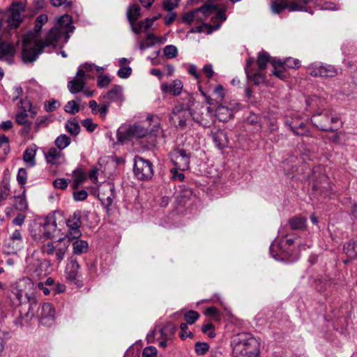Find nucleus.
I'll use <instances>...</instances> for the list:
<instances>
[{"instance_id": "obj_8", "label": "nucleus", "mask_w": 357, "mask_h": 357, "mask_svg": "<svg viewBox=\"0 0 357 357\" xmlns=\"http://www.w3.org/2000/svg\"><path fill=\"white\" fill-rule=\"evenodd\" d=\"M45 39L31 41L28 38H24L23 42L22 59L25 63L34 61L42 52L44 47H47L45 44Z\"/></svg>"}, {"instance_id": "obj_3", "label": "nucleus", "mask_w": 357, "mask_h": 357, "mask_svg": "<svg viewBox=\"0 0 357 357\" xmlns=\"http://www.w3.org/2000/svg\"><path fill=\"white\" fill-rule=\"evenodd\" d=\"M160 126L159 119L157 116L149 115L146 121L143 125L135 124L129 126L125 130H119L118 139L121 142L131 140L134 138L139 139L147 136L158 130Z\"/></svg>"}, {"instance_id": "obj_27", "label": "nucleus", "mask_w": 357, "mask_h": 357, "mask_svg": "<svg viewBox=\"0 0 357 357\" xmlns=\"http://www.w3.org/2000/svg\"><path fill=\"white\" fill-rule=\"evenodd\" d=\"M233 116V112L229 108L223 105H220L216 109L215 117L216 116L220 121H227L231 119Z\"/></svg>"}, {"instance_id": "obj_51", "label": "nucleus", "mask_w": 357, "mask_h": 357, "mask_svg": "<svg viewBox=\"0 0 357 357\" xmlns=\"http://www.w3.org/2000/svg\"><path fill=\"white\" fill-rule=\"evenodd\" d=\"M27 179V172L24 168L19 169L17 180L20 185H24Z\"/></svg>"}, {"instance_id": "obj_53", "label": "nucleus", "mask_w": 357, "mask_h": 357, "mask_svg": "<svg viewBox=\"0 0 357 357\" xmlns=\"http://www.w3.org/2000/svg\"><path fill=\"white\" fill-rule=\"evenodd\" d=\"M68 183L67 180L64 178H56L53 181V185L54 188L65 190L68 187Z\"/></svg>"}, {"instance_id": "obj_13", "label": "nucleus", "mask_w": 357, "mask_h": 357, "mask_svg": "<svg viewBox=\"0 0 357 357\" xmlns=\"http://www.w3.org/2000/svg\"><path fill=\"white\" fill-rule=\"evenodd\" d=\"M175 332V328L171 324H168L162 328L158 326L149 333L146 336L149 342H153L155 340H170Z\"/></svg>"}, {"instance_id": "obj_14", "label": "nucleus", "mask_w": 357, "mask_h": 357, "mask_svg": "<svg viewBox=\"0 0 357 357\" xmlns=\"http://www.w3.org/2000/svg\"><path fill=\"white\" fill-rule=\"evenodd\" d=\"M286 8L290 12L303 10V7L295 1L288 2L286 0L272 1L271 9L275 14H280Z\"/></svg>"}, {"instance_id": "obj_59", "label": "nucleus", "mask_w": 357, "mask_h": 357, "mask_svg": "<svg viewBox=\"0 0 357 357\" xmlns=\"http://www.w3.org/2000/svg\"><path fill=\"white\" fill-rule=\"evenodd\" d=\"M132 73L131 68L126 66V67H122L120 68L118 71V75L119 77L125 79L128 78Z\"/></svg>"}, {"instance_id": "obj_57", "label": "nucleus", "mask_w": 357, "mask_h": 357, "mask_svg": "<svg viewBox=\"0 0 357 357\" xmlns=\"http://www.w3.org/2000/svg\"><path fill=\"white\" fill-rule=\"evenodd\" d=\"M82 125L89 132H93L97 125L93 123L91 119H86L82 121Z\"/></svg>"}, {"instance_id": "obj_44", "label": "nucleus", "mask_w": 357, "mask_h": 357, "mask_svg": "<svg viewBox=\"0 0 357 357\" xmlns=\"http://www.w3.org/2000/svg\"><path fill=\"white\" fill-rule=\"evenodd\" d=\"M163 54L167 59L175 58L178 54L177 47L172 45H167L163 49Z\"/></svg>"}, {"instance_id": "obj_21", "label": "nucleus", "mask_w": 357, "mask_h": 357, "mask_svg": "<svg viewBox=\"0 0 357 357\" xmlns=\"http://www.w3.org/2000/svg\"><path fill=\"white\" fill-rule=\"evenodd\" d=\"M98 197L103 204L110 206L115 197L113 186L109 183L103 185L99 192Z\"/></svg>"}, {"instance_id": "obj_62", "label": "nucleus", "mask_w": 357, "mask_h": 357, "mask_svg": "<svg viewBox=\"0 0 357 357\" xmlns=\"http://www.w3.org/2000/svg\"><path fill=\"white\" fill-rule=\"evenodd\" d=\"M324 100L319 99V98L316 96H312L307 99L306 103L308 106H314V105H322V102Z\"/></svg>"}, {"instance_id": "obj_56", "label": "nucleus", "mask_w": 357, "mask_h": 357, "mask_svg": "<svg viewBox=\"0 0 357 357\" xmlns=\"http://www.w3.org/2000/svg\"><path fill=\"white\" fill-rule=\"evenodd\" d=\"M178 0H165L163 1V8L167 11L172 10L177 6Z\"/></svg>"}, {"instance_id": "obj_60", "label": "nucleus", "mask_w": 357, "mask_h": 357, "mask_svg": "<svg viewBox=\"0 0 357 357\" xmlns=\"http://www.w3.org/2000/svg\"><path fill=\"white\" fill-rule=\"evenodd\" d=\"M69 228V234H68V240L75 239L79 238L82 235L79 228H74V227H68Z\"/></svg>"}, {"instance_id": "obj_5", "label": "nucleus", "mask_w": 357, "mask_h": 357, "mask_svg": "<svg viewBox=\"0 0 357 357\" xmlns=\"http://www.w3.org/2000/svg\"><path fill=\"white\" fill-rule=\"evenodd\" d=\"M180 105V113L182 112L184 113L183 116L186 119L192 117L195 121L204 127H209L215 121V114L213 109L209 107H201L199 109V113L192 112L191 107L194 105V101L189 100L187 104V107H184Z\"/></svg>"}, {"instance_id": "obj_48", "label": "nucleus", "mask_w": 357, "mask_h": 357, "mask_svg": "<svg viewBox=\"0 0 357 357\" xmlns=\"http://www.w3.org/2000/svg\"><path fill=\"white\" fill-rule=\"evenodd\" d=\"M202 331L212 338L215 336L214 333V326L211 323H208L202 326Z\"/></svg>"}, {"instance_id": "obj_12", "label": "nucleus", "mask_w": 357, "mask_h": 357, "mask_svg": "<svg viewBox=\"0 0 357 357\" xmlns=\"http://www.w3.org/2000/svg\"><path fill=\"white\" fill-rule=\"evenodd\" d=\"M25 3L23 1H15L12 3L10 15L7 20L10 29L17 28L22 21L21 13L24 11Z\"/></svg>"}, {"instance_id": "obj_43", "label": "nucleus", "mask_w": 357, "mask_h": 357, "mask_svg": "<svg viewBox=\"0 0 357 357\" xmlns=\"http://www.w3.org/2000/svg\"><path fill=\"white\" fill-rule=\"evenodd\" d=\"M66 128L70 134L76 135L79 132L80 127L75 119L69 120L66 124Z\"/></svg>"}, {"instance_id": "obj_30", "label": "nucleus", "mask_w": 357, "mask_h": 357, "mask_svg": "<svg viewBox=\"0 0 357 357\" xmlns=\"http://www.w3.org/2000/svg\"><path fill=\"white\" fill-rule=\"evenodd\" d=\"M345 254L350 258H357V238L347 243L344 246Z\"/></svg>"}, {"instance_id": "obj_9", "label": "nucleus", "mask_w": 357, "mask_h": 357, "mask_svg": "<svg viewBox=\"0 0 357 357\" xmlns=\"http://www.w3.org/2000/svg\"><path fill=\"white\" fill-rule=\"evenodd\" d=\"M197 10L198 13L201 12L206 16L212 13L215 14V15L211 18L213 24L211 25V27L213 30L219 29L220 27L221 23L225 21L227 19V16L225 15V9H218V6L214 4H205L197 9Z\"/></svg>"}, {"instance_id": "obj_11", "label": "nucleus", "mask_w": 357, "mask_h": 357, "mask_svg": "<svg viewBox=\"0 0 357 357\" xmlns=\"http://www.w3.org/2000/svg\"><path fill=\"white\" fill-rule=\"evenodd\" d=\"M134 174L140 180L151 178L153 174L151 164L148 160L136 156L134 162Z\"/></svg>"}, {"instance_id": "obj_58", "label": "nucleus", "mask_w": 357, "mask_h": 357, "mask_svg": "<svg viewBox=\"0 0 357 357\" xmlns=\"http://www.w3.org/2000/svg\"><path fill=\"white\" fill-rule=\"evenodd\" d=\"M197 13H198L197 10L190 11V12L185 14L183 16L182 20L185 22L190 23L191 22H192L193 20H195L196 19V15H197Z\"/></svg>"}, {"instance_id": "obj_2", "label": "nucleus", "mask_w": 357, "mask_h": 357, "mask_svg": "<svg viewBox=\"0 0 357 357\" xmlns=\"http://www.w3.org/2000/svg\"><path fill=\"white\" fill-rule=\"evenodd\" d=\"M33 284L27 280H22L12 287L10 298L14 305H21L26 301L29 303V309L25 316L31 319L39 310L38 301L33 294H29L28 289H31Z\"/></svg>"}, {"instance_id": "obj_28", "label": "nucleus", "mask_w": 357, "mask_h": 357, "mask_svg": "<svg viewBox=\"0 0 357 357\" xmlns=\"http://www.w3.org/2000/svg\"><path fill=\"white\" fill-rule=\"evenodd\" d=\"M245 73L248 78L255 85L264 83L266 79L265 75L261 72L253 73L252 69L246 68Z\"/></svg>"}, {"instance_id": "obj_54", "label": "nucleus", "mask_w": 357, "mask_h": 357, "mask_svg": "<svg viewBox=\"0 0 357 357\" xmlns=\"http://www.w3.org/2000/svg\"><path fill=\"white\" fill-rule=\"evenodd\" d=\"M59 106L60 102L56 100H52L45 103V108L47 112L54 111Z\"/></svg>"}, {"instance_id": "obj_25", "label": "nucleus", "mask_w": 357, "mask_h": 357, "mask_svg": "<svg viewBox=\"0 0 357 357\" xmlns=\"http://www.w3.org/2000/svg\"><path fill=\"white\" fill-rule=\"evenodd\" d=\"M36 147H28L23 153V160L28 167H33L36 165Z\"/></svg>"}, {"instance_id": "obj_50", "label": "nucleus", "mask_w": 357, "mask_h": 357, "mask_svg": "<svg viewBox=\"0 0 357 357\" xmlns=\"http://www.w3.org/2000/svg\"><path fill=\"white\" fill-rule=\"evenodd\" d=\"M301 66L298 59L294 58H287L284 60V66L289 68H298Z\"/></svg>"}, {"instance_id": "obj_17", "label": "nucleus", "mask_w": 357, "mask_h": 357, "mask_svg": "<svg viewBox=\"0 0 357 357\" xmlns=\"http://www.w3.org/2000/svg\"><path fill=\"white\" fill-rule=\"evenodd\" d=\"M55 319V311L51 303H45L42 305L40 322L45 326H51Z\"/></svg>"}, {"instance_id": "obj_41", "label": "nucleus", "mask_w": 357, "mask_h": 357, "mask_svg": "<svg viewBox=\"0 0 357 357\" xmlns=\"http://www.w3.org/2000/svg\"><path fill=\"white\" fill-rule=\"evenodd\" d=\"M152 26L151 21L146 18L144 21L139 22L137 24L132 26V31L136 33H139Z\"/></svg>"}, {"instance_id": "obj_64", "label": "nucleus", "mask_w": 357, "mask_h": 357, "mask_svg": "<svg viewBox=\"0 0 357 357\" xmlns=\"http://www.w3.org/2000/svg\"><path fill=\"white\" fill-rule=\"evenodd\" d=\"M203 72L206 74L208 78H211L214 75V71L213 70L212 65L211 64L205 65L203 68Z\"/></svg>"}, {"instance_id": "obj_29", "label": "nucleus", "mask_w": 357, "mask_h": 357, "mask_svg": "<svg viewBox=\"0 0 357 357\" xmlns=\"http://www.w3.org/2000/svg\"><path fill=\"white\" fill-rule=\"evenodd\" d=\"M271 57L270 55L266 52H261L258 54L257 59V64L258 66V70L259 71L264 70L266 69L267 64L271 63Z\"/></svg>"}, {"instance_id": "obj_63", "label": "nucleus", "mask_w": 357, "mask_h": 357, "mask_svg": "<svg viewBox=\"0 0 357 357\" xmlns=\"http://www.w3.org/2000/svg\"><path fill=\"white\" fill-rule=\"evenodd\" d=\"M272 73L276 76L277 77L281 79H284L287 77V75H285V72H284V68H275L274 69V70L272 72Z\"/></svg>"}, {"instance_id": "obj_19", "label": "nucleus", "mask_w": 357, "mask_h": 357, "mask_svg": "<svg viewBox=\"0 0 357 357\" xmlns=\"http://www.w3.org/2000/svg\"><path fill=\"white\" fill-rule=\"evenodd\" d=\"M100 99L109 105L112 102L121 103L123 100L122 88L120 86H115L110 91L100 96Z\"/></svg>"}, {"instance_id": "obj_24", "label": "nucleus", "mask_w": 357, "mask_h": 357, "mask_svg": "<svg viewBox=\"0 0 357 357\" xmlns=\"http://www.w3.org/2000/svg\"><path fill=\"white\" fill-rule=\"evenodd\" d=\"M15 53V47L10 44L0 40V59L8 58L9 63H11L10 57H12Z\"/></svg>"}, {"instance_id": "obj_1", "label": "nucleus", "mask_w": 357, "mask_h": 357, "mask_svg": "<svg viewBox=\"0 0 357 357\" xmlns=\"http://www.w3.org/2000/svg\"><path fill=\"white\" fill-rule=\"evenodd\" d=\"M233 357H258L260 340L250 333H241L231 340Z\"/></svg>"}, {"instance_id": "obj_35", "label": "nucleus", "mask_w": 357, "mask_h": 357, "mask_svg": "<svg viewBox=\"0 0 357 357\" xmlns=\"http://www.w3.org/2000/svg\"><path fill=\"white\" fill-rule=\"evenodd\" d=\"M73 252L76 255L86 252L89 248L88 243L83 240H77L73 244Z\"/></svg>"}, {"instance_id": "obj_46", "label": "nucleus", "mask_w": 357, "mask_h": 357, "mask_svg": "<svg viewBox=\"0 0 357 357\" xmlns=\"http://www.w3.org/2000/svg\"><path fill=\"white\" fill-rule=\"evenodd\" d=\"M209 349V345L206 342H197L195 345V350L197 355H204Z\"/></svg>"}, {"instance_id": "obj_39", "label": "nucleus", "mask_w": 357, "mask_h": 357, "mask_svg": "<svg viewBox=\"0 0 357 357\" xmlns=\"http://www.w3.org/2000/svg\"><path fill=\"white\" fill-rule=\"evenodd\" d=\"M176 80H174L172 83H163L161 85V89L164 93H169L172 95L176 96L178 94Z\"/></svg>"}, {"instance_id": "obj_10", "label": "nucleus", "mask_w": 357, "mask_h": 357, "mask_svg": "<svg viewBox=\"0 0 357 357\" xmlns=\"http://www.w3.org/2000/svg\"><path fill=\"white\" fill-rule=\"evenodd\" d=\"M307 70L308 74L314 77L333 78L338 74V70L329 64L312 63Z\"/></svg>"}, {"instance_id": "obj_6", "label": "nucleus", "mask_w": 357, "mask_h": 357, "mask_svg": "<svg viewBox=\"0 0 357 357\" xmlns=\"http://www.w3.org/2000/svg\"><path fill=\"white\" fill-rule=\"evenodd\" d=\"M311 122L317 128L326 132H335L341 126L339 119L331 115L328 109L317 112L312 116Z\"/></svg>"}, {"instance_id": "obj_38", "label": "nucleus", "mask_w": 357, "mask_h": 357, "mask_svg": "<svg viewBox=\"0 0 357 357\" xmlns=\"http://www.w3.org/2000/svg\"><path fill=\"white\" fill-rule=\"evenodd\" d=\"M190 153L185 150H180V170L184 171L189 168Z\"/></svg>"}, {"instance_id": "obj_55", "label": "nucleus", "mask_w": 357, "mask_h": 357, "mask_svg": "<svg viewBox=\"0 0 357 357\" xmlns=\"http://www.w3.org/2000/svg\"><path fill=\"white\" fill-rule=\"evenodd\" d=\"M88 197V192L84 190L73 192V198L75 201L80 202L85 200Z\"/></svg>"}, {"instance_id": "obj_42", "label": "nucleus", "mask_w": 357, "mask_h": 357, "mask_svg": "<svg viewBox=\"0 0 357 357\" xmlns=\"http://www.w3.org/2000/svg\"><path fill=\"white\" fill-rule=\"evenodd\" d=\"M70 143V139L66 135H61L55 140V144L57 147L56 149L60 151L66 148Z\"/></svg>"}, {"instance_id": "obj_20", "label": "nucleus", "mask_w": 357, "mask_h": 357, "mask_svg": "<svg viewBox=\"0 0 357 357\" xmlns=\"http://www.w3.org/2000/svg\"><path fill=\"white\" fill-rule=\"evenodd\" d=\"M312 188L314 190L319 191L321 193H326L332 190V185L329 178L323 174L319 176V178L314 181Z\"/></svg>"}, {"instance_id": "obj_61", "label": "nucleus", "mask_w": 357, "mask_h": 357, "mask_svg": "<svg viewBox=\"0 0 357 357\" xmlns=\"http://www.w3.org/2000/svg\"><path fill=\"white\" fill-rule=\"evenodd\" d=\"M109 105L107 102H103V104L99 105L98 113L100 114L102 119H105L108 112Z\"/></svg>"}, {"instance_id": "obj_31", "label": "nucleus", "mask_w": 357, "mask_h": 357, "mask_svg": "<svg viewBox=\"0 0 357 357\" xmlns=\"http://www.w3.org/2000/svg\"><path fill=\"white\" fill-rule=\"evenodd\" d=\"M73 176L74 183L73 184V188L74 189H77L79 185L83 183L86 180V175L84 172L81 169H77L73 171Z\"/></svg>"}, {"instance_id": "obj_45", "label": "nucleus", "mask_w": 357, "mask_h": 357, "mask_svg": "<svg viewBox=\"0 0 357 357\" xmlns=\"http://www.w3.org/2000/svg\"><path fill=\"white\" fill-rule=\"evenodd\" d=\"M199 313L194 310H190L184 314V319L188 324H194L199 319Z\"/></svg>"}, {"instance_id": "obj_18", "label": "nucleus", "mask_w": 357, "mask_h": 357, "mask_svg": "<svg viewBox=\"0 0 357 357\" xmlns=\"http://www.w3.org/2000/svg\"><path fill=\"white\" fill-rule=\"evenodd\" d=\"M45 160L52 165H59L66 162L64 154L55 147H52L45 153Z\"/></svg>"}, {"instance_id": "obj_26", "label": "nucleus", "mask_w": 357, "mask_h": 357, "mask_svg": "<svg viewBox=\"0 0 357 357\" xmlns=\"http://www.w3.org/2000/svg\"><path fill=\"white\" fill-rule=\"evenodd\" d=\"M43 233L47 238H52L54 236L56 229V224L54 218H47L45 219L43 225Z\"/></svg>"}, {"instance_id": "obj_34", "label": "nucleus", "mask_w": 357, "mask_h": 357, "mask_svg": "<svg viewBox=\"0 0 357 357\" xmlns=\"http://www.w3.org/2000/svg\"><path fill=\"white\" fill-rule=\"evenodd\" d=\"M81 211H76L66 221L68 227L79 228L81 226Z\"/></svg>"}, {"instance_id": "obj_47", "label": "nucleus", "mask_w": 357, "mask_h": 357, "mask_svg": "<svg viewBox=\"0 0 357 357\" xmlns=\"http://www.w3.org/2000/svg\"><path fill=\"white\" fill-rule=\"evenodd\" d=\"M16 122L20 125H27L28 127L30 126L28 123V114L26 111L21 112L16 115Z\"/></svg>"}, {"instance_id": "obj_37", "label": "nucleus", "mask_w": 357, "mask_h": 357, "mask_svg": "<svg viewBox=\"0 0 357 357\" xmlns=\"http://www.w3.org/2000/svg\"><path fill=\"white\" fill-rule=\"evenodd\" d=\"M80 98H77L76 100L68 101L64 106V110L70 114H75L79 111Z\"/></svg>"}, {"instance_id": "obj_16", "label": "nucleus", "mask_w": 357, "mask_h": 357, "mask_svg": "<svg viewBox=\"0 0 357 357\" xmlns=\"http://www.w3.org/2000/svg\"><path fill=\"white\" fill-rule=\"evenodd\" d=\"M85 77L86 73L84 70L79 69L75 78L68 83V88L71 93H77L84 89Z\"/></svg>"}, {"instance_id": "obj_4", "label": "nucleus", "mask_w": 357, "mask_h": 357, "mask_svg": "<svg viewBox=\"0 0 357 357\" xmlns=\"http://www.w3.org/2000/svg\"><path fill=\"white\" fill-rule=\"evenodd\" d=\"M74 30L72 17L67 14L63 15L59 19L57 25L53 27L46 36L45 45L55 46L56 42L61 39H63L64 43H67L70 38V34Z\"/></svg>"}, {"instance_id": "obj_7", "label": "nucleus", "mask_w": 357, "mask_h": 357, "mask_svg": "<svg viewBox=\"0 0 357 357\" xmlns=\"http://www.w3.org/2000/svg\"><path fill=\"white\" fill-rule=\"evenodd\" d=\"M69 247V241L60 239L56 241H49L45 243L41 251L48 256H54L55 261L60 263L65 257Z\"/></svg>"}, {"instance_id": "obj_32", "label": "nucleus", "mask_w": 357, "mask_h": 357, "mask_svg": "<svg viewBox=\"0 0 357 357\" xmlns=\"http://www.w3.org/2000/svg\"><path fill=\"white\" fill-rule=\"evenodd\" d=\"M178 158V151L175 149L170 153V160L174 165L170 169L171 179L176 181L178 178V167H177V159Z\"/></svg>"}, {"instance_id": "obj_15", "label": "nucleus", "mask_w": 357, "mask_h": 357, "mask_svg": "<svg viewBox=\"0 0 357 357\" xmlns=\"http://www.w3.org/2000/svg\"><path fill=\"white\" fill-rule=\"evenodd\" d=\"M287 126L296 135H305L307 133L306 123L300 116H291L284 122Z\"/></svg>"}, {"instance_id": "obj_33", "label": "nucleus", "mask_w": 357, "mask_h": 357, "mask_svg": "<svg viewBox=\"0 0 357 357\" xmlns=\"http://www.w3.org/2000/svg\"><path fill=\"white\" fill-rule=\"evenodd\" d=\"M307 219L301 216H295L289 219V222L292 229H303L306 227Z\"/></svg>"}, {"instance_id": "obj_36", "label": "nucleus", "mask_w": 357, "mask_h": 357, "mask_svg": "<svg viewBox=\"0 0 357 357\" xmlns=\"http://www.w3.org/2000/svg\"><path fill=\"white\" fill-rule=\"evenodd\" d=\"M139 15H140V7L138 5L135 4L129 8V10L127 13V16H128L129 22L132 24V26L133 25H135L134 22L137 20V18L139 17Z\"/></svg>"}, {"instance_id": "obj_22", "label": "nucleus", "mask_w": 357, "mask_h": 357, "mask_svg": "<svg viewBox=\"0 0 357 357\" xmlns=\"http://www.w3.org/2000/svg\"><path fill=\"white\" fill-rule=\"evenodd\" d=\"M79 269L80 266L78 261L76 259H71L66 271V279L70 282H75L77 279Z\"/></svg>"}, {"instance_id": "obj_23", "label": "nucleus", "mask_w": 357, "mask_h": 357, "mask_svg": "<svg viewBox=\"0 0 357 357\" xmlns=\"http://www.w3.org/2000/svg\"><path fill=\"white\" fill-rule=\"evenodd\" d=\"M213 142L218 149H223L227 145L228 139L225 132L222 130H216L211 132Z\"/></svg>"}, {"instance_id": "obj_49", "label": "nucleus", "mask_w": 357, "mask_h": 357, "mask_svg": "<svg viewBox=\"0 0 357 357\" xmlns=\"http://www.w3.org/2000/svg\"><path fill=\"white\" fill-rule=\"evenodd\" d=\"M156 356L157 349L153 346L145 347L142 351V357H156Z\"/></svg>"}, {"instance_id": "obj_40", "label": "nucleus", "mask_w": 357, "mask_h": 357, "mask_svg": "<svg viewBox=\"0 0 357 357\" xmlns=\"http://www.w3.org/2000/svg\"><path fill=\"white\" fill-rule=\"evenodd\" d=\"M24 194L25 191L24 190L22 195L15 197V206L17 210L25 211L28 208V204Z\"/></svg>"}, {"instance_id": "obj_52", "label": "nucleus", "mask_w": 357, "mask_h": 357, "mask_svg": "<svg viewBox=\"0 0 357 357\" xmlns=\"http://www.w3.org/2000/svg\"><path fill=\"white\" fill-rule=\"evenodd\" d=\"M111 79L107 75H99L98 77V86L100 88L107 87L110 84Z\"/></svg>"}]
</instances>
